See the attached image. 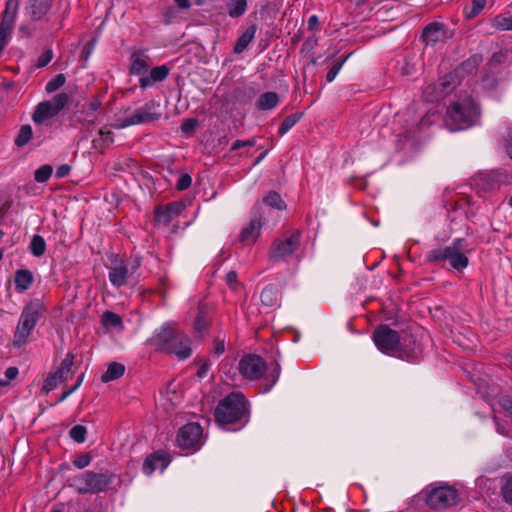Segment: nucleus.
<instances>
[{
  "mask_svg": "<svg viewBox=\"0 0 512 512\" xmlns=\"http://www.w3.org/2000/svg\"><path fill=\"white\" fill-rule=\"evenodd\" d=\"M468 240L465 238H455L448 245L430 250L426 254V261L429 263L448 262L451 270L463 272L469 265Z\"/></svg>",
  "mask_w": 512,
  "mask_h": 512,
  "instance_id": "obj_1",
  "label": "nucleus"
},
{
  "mask_svg": "<svg viewBox=\"0 0 512 512\" xmlns=\"http://www.w3.org/2000/svg\"><path fill=\"white\" fill-rule=\"evenodd\" d=\"M152 341L161 350L174 354L180 360L187 359L192 354L190 338L177 331L173 323L164 324L154 333Z\"/></svg>",
  "mask_w": 512,
  "mask_h": 512,
  "instance_id": "obj_2",
  "label": "nucleus"
},
{
  "mask_svg": "<svg viewBox=\"0 0 512 512\" xmlns=\"http://www.w3.org/2000/svg\"><path fill=\"white\" fill-rule=\"evenodd\" d=\"M373 341L379 351L397 356L406 361H415L421 356V349L415 346L409 351L400 349V336L387 325H380L373 333Z\"/></svg>",
  "mask_w": 512,
  "mask_h": 512,
  "instance_id": "obj_3",
  "label": "nucleus"
},
{
  "mask_svg": "<svg viewBox=\"0 0 512 512\" xmlns=\"http://www.w3.org/2000/svg\"><path fill=\"white\" fill-rule=\"evenodd\" d=\"M479 116V107L471 97L460 99L447 109L448 125L451 131L465 130L473 126Z\"/></svg>",
  "mask_w": 512,
  "mask_h": 512,
  "instance_id": "obj_4",
  "label": "nucleus"
},
{
  "mask_svg": "<svg viewBox=\"0 0 512 512\" xmlns=\"http://www.w3.org/2000/svg\"><path fill=\"white\" fill-rule=\"evenodd\" d=\"M43 311L44 303L39 299L32 300L24 306L13 336L15 347L21 348L27 343Z\"/></svg>",
  "mask_w": 512,
  "mask_h": 512,
  "instance_id": "obj_5",
  "label": "nucleus"
},
{
  "mask_svg": "<svg viewBox=\"0 0 512 512\" xmlns=\"http://www.w3.org/2000/svg\"><path fill=\"white\" fill-rule=\"evenodd\" d=\"M140 265L138 257H130L126 260L113 259L110 266H108V278L111 285L120 288L135 284L138 280L136 273Z\"/></svg>",
  "mask_w": 512,
  "mask_h": 512,
  "instance_id": "obj_6",
  "label": "nucleus"
},
{
  "mask_svg": "<svg viewBox=\"0 0 512 512\" xmlns=\"http://www.w3.org/2000/svg\"><path fill=\"white\" fill-rule=\"evenodd\" d=\"M247 413V401L240 392H233L225 397L215 410V417L220 425H227L241 420Z\"/></svg>",
  "mask_w": 512,
  "mask_h": 512,
  "instance_id": "obj_7",
  "label": "nucleus"
},
{
  "mask_svg": "<svg viewBox=\"0 0 512 512\" xmlns=\"http://www.w3.org/2000/svg\"><path fill=\"white\" fill-rule=\"evenodd\" d=\"M112 482L106 473L86 472L72 479L73 486L79 493H97L104 491Z\"/></svg>",
  "mask_w": 512,
  "mask_h": 512,
  "instance_id": "obj_8",
  "label": "nucleus"
},
{
  "mask_svg": "<svg viewBox=\"0 0 512 512\" xmlns=\"http://www.w3.org/2000/svg\"><path fill=\"white\" fill-rule=\"evenodd\" d=\"M160 103L156 101H148L140 108L136 109L132 114L126 116L119 128H126L133 125H139L150 121L160 119Z\"/></svg>",
  "mask_w": 512,
  "mask_h": 512,
  "instance_id": "obj_9",
  "label": "nucleus"
},
{
  "mask_svg": "<svg viewBox=\"0 0 512 512\" xmlns=\"http://www.w3.org/2000/svg\"><path fill=\"white\" fill-rule=\"evenodd\" d=\"M459 501L458 491L449 485L433 488L427 495V505L433 509H446Z\"/></svg>",
  "mask_w": 512,
  "mask_h": 512,
  "instance_id": "obj_10",
  "label": "nucleus"
},
{
  "mask_svg": "<svg viewBox=\"0 0 512 512\" xmlns=\"http://www.w3.org/2000/svg\"><path fill=\"white\" fill-rule=\"evenodd\" d=\"M300 242L301 234L299 231H294L290 235L276 239L271 245L270 257L275 261L286 260L299 248Z\"/></svg>",
  "mask_w": 512,
  "mask_h": 512,
  "instance_id": "obj_11",
  "label": "nucleus"
},
{
  "mask_svg": "<svg viewBox=\"0 0 512 512\" xmlns=\"http://www.w3.org/2000/svg\"><path fill=\"white\" fill-rule=\"evenodd\" d=\"M240 374L248 380L259 379L267 369L265 361L258 355H244L238 364Z\"/></svg>",
  "mask_w": 512,
  "mask_h": 512,
  "instance_id": "obj_12",
  "label": "nucleus"
},
{
  "mask_svg": "<svg viewBox=\"0 0 512 512\" xmlns=\"http://www.w3.org/2000/svg\"><path fill=\"white\" fill-rule=\"evenodd\" d=\"M202 433V427L197 423L184 425L177 435L178 446L182 449L197 450L200 447Z\"/></svg>",
  "mask_w": 512,
  "mask_h": 512,
  "instance_id": "obj_13",
  "label": "nucleus"
},
{
  "mask_svg": "<svg viewBox=\"0 0 512 512\" xmlns=\"http://www.w3.org/2000/svg\"><path fill=\"white\" fill-rule=\"evenodd\" d=\"M73 361L74 356L72 354H67L60 367L45 379L42 387V390L45 391V393L54 390L59 384L67 379L71 371Z\"/></svg>",
  "mask_w": 512,
  "mask_h": 512,
  "instance_id": "obj_14",
  "label": "nucleus"
},
{
  "mask_svg": "<svg viewBox=\"0 0 512 512\" xmlns=\"http://www.w3.org/2000/svg\"><path fill=\"white\" fill-rule=\"evenodd\" d=\"M431 116L432 115L427 114L420 121H418L411 110H407L402 114H398L399 122H405V125L403 126L404 131L399 133V136L404 137L405 139L413 137L417 130L431 123Z\"/></svg>",
  "mask_w": 512,
  "mask_h": 512,
  "instance_id": "obj_15",
  "label": "nucleus"
},
{
  "mask_svg": "<svg viewBox=\"0 0 512 512\" xmlns=\"http://www.w3.org/2000/svg\"><path fill=\"white\" fill-rule=\"evenodd\" d=\"M497 172L479 173L473 178V185L479 193H489L500 188V184L504 182L500 179Z\"/></svg>",
  "mask_w": 512,
  "mask_h": 512,
  "instance_id": "obj_16",
  "label": "nucleus"
},
{
  "mask_svg": "<svg viewBox=\"0 0 512 512\" xmlns=\"http://www.w3.org/2000/svg\"><path fill=\"white\" fill-rule=\"evenodd\" d=\"M17 9V3L14 0H8L6 3V9L4 11V15L2 18V21L0 23V50L3 49V47L8 42V35L10 34V31L12 29L14 20H15V13Z\"/></svg>",
  "mask_w": 512,
  "mask_h": 512,
  "instance_id": "obj_17",
  "label": "nucleus"
},
{
  "mask_svg": "<svg viewBox=\"0 0 512 512\" xmlns=\"http://www.w3.org/2000/svg\"><path fill=\"white\" fill-rule=\"evenodd\" d=\"M185 208L182 202H171L166 206L158 207L155 210V220L159 224L167 226Z\"/></svg>",
  "mask_w": 512,
  "mask_h": 512,
  "instance_id": "obj_18",
  "label": "nucleus"
},
{
  "mask_svg": "<svg viewBox=\"0 0 512 512\" xmlns=\"http://www.w3.org/2000/svg\"><path fill=\"white\" fill-rule=\"evenodd\" d=\"M170 462L171 459L167 453L157 451L146 458L143 464V472L147 476L151 475L157 469L163 472Z\"/></svg>",
  "mask_w": 512,
  "mask_h": 512,
  "instance_id": "obj_19",
  "label": "nucleus"
},
{
  "mask_svg": "<svg viewBox=\"0 0 512 512\" xmlns=\"http://www.w3.org/2000/svg\"><path fill=\"white\" fill-rule=\"evenodd\" d=\"M451 35L445 29V25L440 22H432L428 24L423 32L422 38L427 44L435 45L449 38Z\"/></svg>",
  "mask_w": 512,
  "mask_h": 512,
  "instance_id": "obj_20",
  "label": "nucleus"
},
{
  "mask_svg": "<svg viewBox=\"0 0 512 512\" xmlns=\"http://www.w3.org/2000/svg\"><path fill=\"white\" fill-rule=\"evenodd\" d=\"M262 218V214L255 212L253 218L241 231L240 239L242 242L253 244L258 239L261 234Z\"/></svg>",
  "mask_w": 512,
  "mask_h": 512,
  "instance_id": "obj_21",
  "label": "nucleus"
},
{
  "mask_svg": "<svg viewBox=\"0 0 512 512\" xmlns=\"http://www.w3.org/2000/svg\"><path fill=\"white\" fill-rule=\"evenodd\" d=\"M170 69L166 65H160L152 68L146 76L139 78V87L146 89L157 82L164 81L169 75Z\"/></svg>",
  "mask_w": 512,
  "mask_h": 512,
  "instance_id": "obj_22",
  "label": "nucleus"
},
{
  "mask_svg": "<svg viewBox=\"0 0 512 512\" xmlns=\"http://www.w3.org/2000/svg\"><path fill=\"white\" fill-rule=\"evenodd\" d=\"M57 115L56 111L51 107L48 101L38 103L36 106L32 120L36 125H47L49 120Z\"/></svg>",
  "mask_w": 512,
  "mask_h": 512,
  "instance_id": "obj_23",
  "label": "nucleus"
},
{
  "mask_svg": "<svg viewBox=\"0 0 512 512\" xmlns=\"http://www.w3.org/2000/svg\"><path fill=\"white\" fill-rule=\"evenodd\" d=\"M53 0H29L27 12L33 20L44 17L51 8Z\"/></svg>",
  "mask_w": 512,
  "mask_h": 512,
  "instance_id": "obj_24",
  "label": "nucleus"
},
{
  "mask_svg": "<svg viewBox=\"0 0 512 512\" xmlns=\"http://www.w3.org/2000/svg\"><path fill=\"white\" fill-rule=\"evenodd\" d=\"M263 205L270 207V208H274L278 211H282V210L286 209L285 202L282 200L281 196L275 191H270L263 198L262 204H258L254 207V211L258 214H262Z\"/></svg>",
  "mask_w": 512,
  "mask_h": 512,
  "instance_id": "obj_25",
  "label": "nucleus"
},
{
  "mask_svg": "<svg viewBox=\"0 0 512 512\" xmlns=\"http://www.w3.org/2000/svg\"><path fill=\"white\" fill-rule=\"evenodd\" d=\"M149 68V63L145 55L141 52H135L131 55L130 73L139 76L140 78L146 76Z\"/></svg>",
  "mask_w": 512,
  "mask_h": 512,
  "instance_id": "obj_26",
  "label": "nucleus"
},
{
  "mask_svg": "<svg viewBox=\"0 0 512 512\" xmlns=\"http://www.w3.org/2000/svg\"><path fill=\"white\" fill-rule=\"evenodd\" d=\"M257 31L256 25H250L238 38L235 47H234V53L240 54L242 53L250 44V42L255 37Z\"/></svg>",
  "mask_w": 512,
  "mask_h": 512,
  "instance_id": "obj_27",
  "label": "nucleus"
},
{
  "mask_svg": "<svg viewBox=\"0 0 512 512\" xmlns=\"http://www.w3.org/2000/svg\"><path fill=\"white\" fill-rule=\"evenodd\" d=\"M261 302L267 307H276L279 305V294L273 285L266 286L260 295Z\"/></svg>",
  "mask_w": 512,
  "mask_h": 512,
  "instance_id": "obj_28",
  "label": "nucleus"
},
{
  "mask_svg": "<svg viewBox=\"0 0 512 512\" xmlns=\"http://www.w3.org/2000/svg\"><path fill=\"white\" fill-rule=\"evenodd\" d=\"M15 287L19 292L26 291L33 282V275L29 270H18L15 273Z\"/></svg>",
  "mask_w": 512,
  "mask_h": 512,
  "instance_id": "obj_29",
  "label": "nucleus"
},
{
  "mask_svg": "<svg viewBox=\"0 0 512 512\" xmlns=\"http://www.w3.org/2000/svg\"><path fill=\"white\" fill-rule=\"evenodd\" d=\"M279 103V96L276 92H265L259 96L257 106L261 110H271Z\"/></svg>",
  "mask_w": 512,
  "mask_h": 512,
  "instance_id": "obj_30",
  "label": "nucleus"
},
{
  "mask_svg": "<svg viewBox=\"0 0 512 512\" xmlns=\"http://www.w3.org/2000/svg\"><path fill=\"white\" fill-rule=\"evenodd\" d=\"M125 372L124 365L113 362L108 365L106 372L101 376L103 382H110L121 377Z\"/></svg>",
  "mask_w": 512,
  "mask_h": 512,
  "instance_id": "obj_31",
  "label": "nucleus"
},
{
  "mask_svg": "<svg viewBox=\"0 0 512 512\" xmlns=\"http://www.w3.org/2000/svg\"><path fill=\"white\" fill-rule=\"evenodd\" d=\"M501 495L508 505L512 506V474H505L501 479Z\"/></svg>",
  "mask_w": 512,
  "mask_h": 512,
  "instance_id": "obj_32",
  "label": "nucleus"
},
{
  "mask_svg": "<svg viewBox=\"0 0 512 512\" xmlns=\"http://www.w3.org/2000/svg\"><path fill=\"white\" fill-rule=\"evenodd\" d=\"M228 14L232 18H238L242 16L247 9L246 0H233L227 4Z\"/></svg>",
  "mask_w": 512,
  "mask_h": 512,
  "instance_id": "obj_33",
  "label": "nucleus"
},
{
  "mask_svg": "<svg viewBox=\"0 0 512 512\" xmlns=\"http://www.w3.org/2000/svg\"><path fill=\"white\" fill-rule=\"evenodd\" d=\"M33 131L30 125L21 126L14 142L17 147L25 146L32 138Z\"/></svg>",
  "mask_w": 512,
  "mask_h": 512,
  "instance_id": "obj_34",
  "label": "nucleus"
},
{
  "mask_svg": "<svg viewBox=\"0 0 512 512\" xmlns=\"http://www.w3.org/2000/svg\"><path fill=\"white\" fill-rule=\"evenodd\" d=\"M481 61V56L473 55L461 64V66L457 70V73L460 74L462 72H466L471 74L477 70V67L479 66Z\"/></svg>",
  "mask_w": 512,
  "mask_h": 512,
  "instance_id": "obj_35",
  "label": "nucleus"
},
{
  "mask_svg": "<svg viewBox=\"0 0 512 512\" xmlns=\"http://www.w3.org/2000/svg\"><path fill=\"white\" fill-rule=\"evenodd\" d=\"M30 250L34 256H42L46 250V243L44 238L40 235H34L30 242Z\"/></svg>",
  "mask_w": 512,
  "mask_h": 512,
  "instance_id": "obj_36",
  "label": "nucleus"
},
{
  "mask_svg": "<svg viewBox=\"0 0 512 512\" xmlns=\"http://www.w3.org/2000/svg\"><path fill=\"white\" fill-rule=\"evenodd\" d=\"M302 115L299 113H294L287 116L278 129V134L280 136H284L300 119Z\"/></svg>",
  "mask_w": 512,
  "mask_h": 512,
  "instance_id": "obj_37",
  "label": "nucleus"
},
{
  "mask_svg": "<svg viewBox=\"0 0 512 512\" xmlns=\"http://www.w3.org/2000/svg\"><path fill=\"white\" fill-rule=\"evenodd\" d=\"M69 95L67 93L56 94L48 103L58 114L68 103Z\"/></svg>",
  "mask_w": 512,
  "mask_h": 512,
  "instance_id": "obj_38",
  "label": "nucleus"
},
{
  "mask_svg": "<svg viewBox=\"0 0 512 512\" xmlns=\"http://www.w3.org/2000/svg\"><path fill=\"white\" fill-rule=\"evenodd\" d=\"M493 27L499 31H512V15L508 17L496 16L493 20Z\"/></svg>",
  "mask_w": 512,
  "mask_h": 512,
  "instance_id": "obj_39",
  "label": "nucleus"
},
{
  "mask_svg": "<svg viewBox=\"0 0 512 512\" xmlns=\"http://www.w3.org/2000/svg\"><path fill=\"white\" fill-rule=\"evenodd\" d=\"M53 172L52 166L46 164L40 166L34 173V179L38 183H44L48 181Z\"/></svg>",
  "mask_w": 512,
  "mask_h": 512,
  "instance_id": "obj_40",
  "label": "nucleus"
},
{
  "mask_svg": "<svg viewBox=\"0 0 512 512\" xmlns=\"http://www.w3.org/2000/svg\"><path fill=\"white\" fill-rule=\"evenodd\" d=\"M70 437L77 443H83L86 440L87 428L83 425H75L70 429Z\"/></svg>",
  "mask_w": 512,
  "mask_h": 512,
  "instance_id": "obj_41",
  "label": "nucleus"
},
{
  "mask_svg": "<svg viewBox=\"0 0 512 512\" xmlns=\"http://www.w3.org/2000/svg\"><path fill=\"white\" fill-rule=\"evenodd\" d=\"M351 54H347L346 56H343L339 61H337L328 71L326 75L327 82H332L340 70L342 69L344 63L347 61V59L350 57Z\"/></svg>",
  "mask_w": 512,
  "mask_h": 512,
  "instance_id": "obj_42",
  "label": "nucleus"
},
{
  "mask_svg": "<svg viewBox=\"0 0 512 512\" xmlns=\"http://www.w3.org/2000/svg\"><path fill=\"white\" fill-rule=\"evenodd\" d=\"M66 78L63 74H57L50 81L47 82L45 90L47 93H52L65 84Z\"/></svg>",
  "mask_w": 512,
  "mask_h": 512,
  "instance_id": "obj_43",
  "label": "nucleus"
},
{
  "mask_svg": "<svg viewBox=\"0 0 512 512\" xmlns=\"http://www.w3.org/2000/svg\"><path fill=\"white\" fill-rule=\"evenodd\" d=\"M454 75L453 74H448V75H445L439 85L441 87V91L439 92V95L431 98V99H428L429 101H434V100H438L439 97H442L444 94H446L448 92V87L452 84V82L454 81Z\"/></svg>",
  "mask_w": 512,
  "mask_h": 512,
  "instance_id": "obj_44",
  "label": "nucleus"
},
{
  "mask_svg": "<svg viewBox=\"0 0 512 512\" xmlns=\"http://www.w3.org/2000/svg\"><path fill=\"white\" fill-rule=\"evenodd\" d=\"M102 322L104 325L116 327L122 323V320L119 315L106 311L102 315Z\"/></svg>",
  "mask_w": 512,
  "mask_h": 512,
  "instance_id": "obj_45",
  "label": "nucleus"
},
{
  "mask_svg": "<svg viewBox=\"0 0 512 512\" xmlns=\"http://www.w3.org/2000/svg\"><path fill=\"white\" fill-rule=\"evenodd\" d=\"M486 0H473L470 10L465 9V15L467 18H473L477 16L485 7Z\"/></svg>",
  "mask_w": 512,
  "mask_h": 512,
  "instance_id": "obj_46",
  "label": "nucleus"
},
{
  "mask_svg": "<svg viewBox=\"0 0 512 512\" xmlns=\"http://www.w3.org/2000/svg\"><path fill=\"white\" fill-rule=\"evenodd\" d=\"M191 184H192L191 176L189 174H182L176 183V188L179 191H183V190L188 189L191 186Z\"/></svg>",
  "mask_w": 512,
  "mask_h": 512,
  "instance_id": "obj_47",
  "label": "nucleus"
},
{
  "mask_svg": "<svg viewBox=\"0 0 512 512\" xmlns=\"http://www.w3.org/2000/svg\"><path fill=\"white\" fill-rule=\"evenodd\" d=\"M256 143H257L256 138H252L249 140H236L232 143L231 150L235 151L242 147H253L256 145Z\"/></svg>",
  "mask_w": 512,
  "mask_h": 512,
  "instance_id": "obj_48",
  "label": "nucleus"
},
{
  "mask_svg": "<svg viewBox=\"0 0 512 512\" xmlns=\"http://www.w3.org/2000/svg\"><path fill=\"white\" fill-rule=\"evenodd\" d=\"M279 376H280V365L276 364L275 367L273 368L271 374H270V378H271L270 384L269 385H265L264 388H263V391L264 392H268L276 384V382L278 381Z\"/></svg>",
  "mask_w": 512,
  "mask_h": 512,
  "instance_id": "obj_49",
  "label": "nucleus"
},
{
  "mask_svg": "<svg viewBox=\"0 0 512 512\" xmlns=\"http://www.w3.org/2000/svg\"><path fill=\"white\" fill-rule=\"evenodd\" d=\"M92 461V457L89 454L81 455L73 461V464L78 469H84Z\"/></svg>",
  "mask_w": 512,
  "mask_h": 512,
  "instance_id": "obj_50",
  "label": "nucleus"
},
{
  "mask_svg": "<svg viewBox=\"0 0 512 512\" xmlns=\"http://www.w3.org/2000/svg\"><path fill=\"white\" fill-rule=\"evenodd\" d=\"M196 125H197V120L194 119V118H189V119H186L182 125H181V130L183 133H192L195 128H196Z\"/></svg>",
  "mask_w": 512,
  "mask_h": 512,
  "instance_id": "obj_51",
  "label": "nucleus"
},
{
  "mask_svg": "<svg viewBox=\"0 0 512 512\" xmlns=\"http://www.w3.org/2000/svg\"><path fill=\"white\" fill-rule=\"evenodd\" d=\"M83 378H84V374H81V375L78 377V380H77L76 384H75L71 389H69V390H67V391H64V392L62 393V395L60 396V398H59L58 402H63V401H64L67 397H69V396H70L74 391H76V390L80 387V385H81V383H82V381H83Z\"/></svg>",
  "mask_w": 512,
  "mask_h": 512,
  "instance_id": "obj_52",
  "label": "nucleus"
},
{
  "mask_svg": "<svg viewBox=\"0 0 512 512\" xmlns=\"http://www.w3.org/2000/svg\"><path fill=\"white\" fill-rule=\"evenodd\" d=\"M213 352L216 356H220L225 352V342L223 339H216L214 341Z\"/></svg>",
  "mask_w": 512,
  "mask_h": 512,
  "instance_id": "obj_53",
  "label": "nucleus"
},
{
  "mask_svg": "<svg viewBox=\"0 0 512 512\" xmlns=\"http://www.w3.org/2000/svg\"><path fill=\"white\" fill-rule=\"evenodd\" d=\"M53 58V53L51 50L45 51L38 60V67L46 66Z\"/></svg>",
  "mask_w": 512,
  "mask_h": 512,
  "instance_id": "obj_54",
  "label": "nucleus"
},
{
  "mask_svg": "<svg viewBox=\"0 0 512 512\" xmlns=\"http://www.w3.org/2000/svg\"><path fill=\"white\" fill-rule=\"evenodd\" d=\"M494 422H495L496 430L499 434L506 436V437L510 436L509 430L505 423L500 422L496 417H494Z\"/></svg>",
  "mask_w": 512,
  "mask_h": 512,
  "instance_id": "obj_55",
  "label": "nucleus"
},
{
  "mask_svg": "<svg viewBox=\"0 0 512 512\" xmlns=\"http://www.w3.org/2000/svg\"><path fill=\"white\" fill-rule=\"evenodd\" d=\"M71 171V167L68 164H63L59 166L56 170L55 176L56 178H64L66 177Z\"/></svg>",
  "mask_w": 512,
  "mask_h": 512,
  "instance_id": "obj_56",
  "label": "nucleus"
},
{
  "mask_svg": "<svg viewBox=\"0 0 512 512\" xmlns=\"http://www.w3.org/2000/svg\"><path fill=\"white\" fill-rule=\"evenodd\" d=\"M499 403L500 406L512 416V398L502 397Z\"/></svg>",
  "mask_w": 512,
  "mask_h": 512,
  "instance_id": "obj_57",
  "label": "nucleus"
},
{
  "mask_svg": "<svg viewBox=\"0 0 512 512\" xmlns=\"http://www.w3.org/2000/svg\"><path fill=\"white\" fill-rule=\"evenodd\" d=\"M206 325L207 321L205 320V318L202 315H199L195 320L194 329L198 332H201L206 328Z\"/></svg>",
  "mask_w": 512,
  "mask_h": 512,
  "instance_id": "obj_58",
  "label": "nucleus"
},
{
  "mask_svg": "<svg viewBox=\"0 0 512 512\" xmlns=\"http://www.w3.org/2000/svg\"><path fill=\"white\" fill-rule=\"evenodd\" d=\"M504 148L507 155L512 160V132L508 133L507 137L505 138Z\"/></svg>",
  "mask_w": 512,
  "mask_h": 512,
  "instance_id": "obj_59",
  "label": "nucleus"
},
{
  "mask_svg": "<svg viewBox=\"0 0 512 512\" xmlns=\"http://www.w3.org/2000/svg\"><path fill=\"white\" fill-rule=\"evenodd\" d=\"M226 282L231 288H235L237 284V273L235 271H230L226 275Z\"/></svg>",
  "mask_w": 512,
  "mask_h": 512,
  "instance_id": "obj_60",
  "label": "nucleus"
},
{
  "mask_svg": "<svg viewBox=\"0 0 512 512\" xmlns=\"http://www.w3.org/2000/svg\"><path fill=\"white\" fill-rule=\"evenodd\" d=\"M18 373L19 372H18V369L16 367H9V368L6 369V371L4 373V376L9 381H12V380H14L17 377Z\"/></svg>",
  "mask_w": 512,
  "mask_h": 512,
  "instance_id": "obj_61",
  "label": "nucleus"
},
{
  "mask_svg": "<svg viewBox=\"0 0 512 512\" xmlns=\"http://www.w3.org/2000/svg\"><path fill=\"white\" fill-rule=\"evenodd\" d=\"M175 4L179 9L187 10L191 7L190 0H174Z\"/></svg>",
  "mask_w": 512,
  "mask_h": 512,
  "instance_id": "obj_62",
  "label": "nucleus"
},
{
  "mask_svg": "<svg viewBox=\"0 0 512 512\" xmlns=\"http://www.w3.org/2000/svg\"><path fill=\"white\" fill-rule=\"evenodd\" d=\"M318 24V18L316 15L310 16L308 19V26L309 28H314Z\"/></svg>",
  "mask_w": 512,
  "mask_h": 512,
  "instance_id": "obj_63",
  "label": "nucleus"
},
{
  "mask_svg": "<svg viewBox=\"0 0 512 512\" xmlns=\"http://www.w3.org/2000/svg\"><path fill=\"white\" fill-rule=\"evenodd\" d=\"M267 153V151L262 152L254 162V166L258 165L266 157Z\"/></svg>",
  "mask_w": 512,
  "mask_h": 512,
  "instance_id": "obj_64",
  "label": "nucleus"
}]
</instances>
